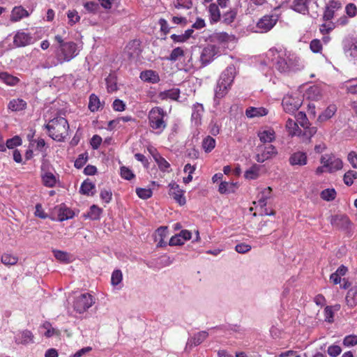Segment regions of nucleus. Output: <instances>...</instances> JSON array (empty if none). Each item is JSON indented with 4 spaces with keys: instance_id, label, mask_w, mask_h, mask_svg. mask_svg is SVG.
Masks as SVG:
<instances>
[{
    "instance_id": "obj_64",
    "label": "nucleus",
    "mask_w": 357,
    "mask_h": 357,
    "mask_svg": "<svg viewBox=\"0 0 357 357\" xmlns=\"http://www.w3.org/2000/svg\"><path fill=\"white\" fill-rule=\"evenodd\" d=\"M348 93L357 94V81H349L346 85Z\"/></svg>"
},
{
    "instance_id": "obj_33",
    "label": "nucleus",
    "mask_w": 357,
    "mask_h": 357,
    "mask_svg": "<svg viewBox=\"0 0 357 357\" xmlns=\"http://www.w3.org/2000/svg\"><path fill=\"white\" fill-rule=\"evenodd\" d=\"M95 188L94 184H93L89 179L85 180L81 185L79 192L86 195H93L94 192L93 191Z\"/></svg>"
},
{
    "instance_id": "obj_6",
    "label": "nucleus",
    "mask_w": 357,
    "mask_h": 357,
    "mask_svg": "<svg viewBox=\"0 0 357 357\" xmlns=\"http://www.w3.org/2000/svg\"><path fill=\"white\" fill-rule=\"evenodd\" d=\"M282 105L285 112L293 114L300 108L302 100L299 97L287 95L283 98Z\"/></svg>"
},
{
    "instance_id": "obj_62",
    "label": "nucleus",
    "mask_w": 357,
    "mask_h": 357,
    "mask_svg": "<svg viewBox=\"0 0 357 357\" xmlns=\"http://www.w3.org/2000/svg\"><path fill=\"white\" fill-rule=\"evenodd\" d=\"M343 344L346 347H351L357 344V336L356 335H348L346 336L343 340Z\"/></svg>"
},
{
    "instance_id": "obj_57",
    "label": "nucleus",
    "mask_w": 357,
    "mask_h": 357,
    "mask_svg": "<svg viewBox=\"0 0 357 357\" xmlns=\"http://www.w3.org/2000/svg\"><path fill=\"white\" fill-rule=\"evenodd\" d=\"M122 280V273L121 271L116 270L112 273L111 278V283L112 285L115 286L119 284Z\"/></svg>"
},
{
    "instance_id": "obj_38",
    "label": "nucleus",
    "mask_w": 357,
    "mask_h": 357,
    "mask_svg": "<svg viewBox=\"0 0 357 357\" xmlns=\"http://www.w3.org/2000/svg\"><path fill=\"white\" fill-rule=\"evenodd\" d=\"M336 112L335 105H330L327 109L319 116L318 120L319 121H324L331 118Z\"/></svg>"
},
{
    "instance_id": "obj_11",
    "label": "nucleus",
    "mask_w": 357,
    "mask_h": 357,
    "mask_svg": "<svg viewBox=\"0 0 357 357\" xmlns=\"http://www.w3.org/2000/svg\"><path fill=\"white\" fill-rule=\"evenodd\" d=\"M169 186L170 188L169 195L180 205H184L185 204V198L183 195V190L176 183H169Z\"/></svg>"
},
{
    "instance_id": "obj_32",
    "label": "nucleus",
    "mask_w": 357,
    "mask_h": 357,
    "mask_svg": "<svg viewBox=\"0 0 357 357\" xmlns=\"http://www.w3.org/2000/svg\"><path fill=\"white\" fill-rule=\"evenodd\" d=\"M211 41L214 43H218L220 44H225L227 42L233 40L234 37L232 36H229L227 33H216L215 36H212L211 37Z\"/></svg>"
},
{
    "instance_id": "obj_22",
    "label": "nucleus",
    "mask_w": 357,
    "mask_h": 357,
    "mask_svg": "<svg viewBox=\"0 0 357 357\" xmlns=\"http://www.w3.org/2000/svg\"><path fill=\"white\" fill-rule=\"evenodd\" d=\"M180 95V89H172L162 91L159 93L158 97L161 100L171 99L173 100H178Z\"/></svg>"
},
{
    "instance_id": "obj_45",
    "label": "nucleus",
    "mask_w": 357,
    "mask_h": 357,
    "mask_svg": "<svg viewBox=\"0 0 357 357\" xmlns=\"http://www.w3.org/2000/svg\"><path fill=\"white\" fill-rule=\"evenodd\" d=\"M286 128L291 136L297 135L299 128L298 124L291 119H288L286 122Z\"/></svg>"
},
{
    "instance_id": "obj_2",
    "label": "nucleus",
    "mask_w": 357,
    "mask_h": 357,
    "mask_svg": "<svg viewBox=\"0 0 357 357\" xmlns=\"http://www.w3.org/2000/svg\"><path fill=\"white\" fill-rule=\"evenodd\" d=\"M166 112L160 107L152 108L149 112V123L151 128L162 131L167 127V123L164 121Z\"/></svg>"
},
{
    "instance_id": "obj_12",
    "label": "nucleus",
    "mask_w": 357,
    "mask_h": 357,
    "mask_svg": "<svg viewBox=\"0 0 357 357\" xmlns=\"http://www.w3.org/2000/svg\"><path fill=\"white\" fill-rule=\"evenodd\" d=\"M331 224L335 227L342 229H346L350 225L348 217L343 214H337L332 215L330 220Z\"/></svg>"
},
{
    "instance_id": "obj_26",
    "label": "nucleus",
    "mask_w": 357,
    "mask_h": 357,
    "mask_svg": "<svg viewBox=\"0 0 357 357\" xmlns=\"http://www.w3.org/2000/svg\"><path fill=\"white\" fill-rule=\"evenodd\" d=\"M258 137L262 144L271 143L275 139V132L273 130H263L258 133Z\"/></svg>"
},
{
    "instance_id": "obj_13",
    "label": "nucleus",
    "mask_w": 357,
    "mask_h": 357,
    "mask_svg": "<svg viewBox=\"0 0 357 357\" xmlns=\"http://www.w3.org/2000/svg\"><path fill=\"white\" fill-rule=\"evenodd\" d=\"M236 73L235 66L234 65H229L222 72L219 81H220L222 84L225 83L226 85L231 86L234 79Z\"/></svg>"
},
{
    "instance_id": "obj_23",
    "label": "nucleus",
    "mask_w": 357,
    "mask_h": 357,
    "mask_svg": "<svg viewBox=\"0 0 357 357\" xmlns=\"http://www.w3.org/2000/svg\"><path fill=\"white\" fill-rule=\"evenodd\" d=\"M29 16V13L22 6L15 7L10 15V20L12 22H17L22 19L24 17Z\"/></svg>"
},
{
    "instance_id": "obj_14",
    "label": "nucleus",
    "mask_w": 357,
    "mask_h": 357,
    "mask_svg": "<svg viewBox=\"0 0 357 357\" xmlns=\"http://www.w3.org/2000/svg\"><path fill=\"white\" fill-rule=\"evenodd\" d=\"M208 336L206 331H200L195 333L192 337L188 340L185 349H191L192 347L199 345L202 344Z\"/></svg>"
},
{
    "instance_id": "obj_54",
    "label": "nucleus",
    "mask_w": 357,
    "mask_h": 357,
    "mask_svg": "<svg viewBox=\"0 0 357 357\" xmlns=\"http://www.w3.org/2000/svg\"><path fill=\"white\" fill-rule=\"evenodd\" d=\"M309 98L318 99L321 96V90L317 86H311L307 91Z\"/></svg>"
},
{
    "instance_id": "obj_25",
    "label": "nucleus",
    "mask_w": 357,
    "mask_h": 357,
    "mask_svg": "<svg viewBox=\"0 0 357 357\" xmlns=\"http://www.w3.org/2000/svg\"><path fill=\"white\" fill-rule=\"evenodd\" d=\"M268 114V110L264 107H249L245 111L248 118L263 116Z\"/></svg>"
},
{
    "instance_id": "obj_41",
    "label": "nucleus",
    "mask_w": 357,
    "mask_h": 357,
    "mask_svg": "<svg viewBox=\"0 0 357 357\" xmlns=\"http://www.w3.org/2000/svg\"><path fill=\"white\" fill-rule=\"evenodd\" d=\"M107 91L114 92L117 90L116 77L114 74H109L105 79Z\"/></svg>"
},
{
    "instance_id": "obj_17",
    "label": "nucleus",
    "mask_w": 357,
    "mask_h": 357,
    "mask_svg": "<svg viewBox=\"0 0 357 357\" xmlns=\"http://www.w3.org/2000/svg\"><path fill=\"white\" fill-rule=\"evenodd\" d=\"M307 158L305 152L296 151L291 155L289 162L291 165L303 166L307 164Z\"/></svg>"
},
{
    "instance_id": "obj_42",
    "label": "nucleus",
    "mask_w": 357,
    "mask_h": 357,
    "mask_svg": "<svg viewBox=\"0 0 357 357\" xmlns=\"http://www.w3.org/2000/svg\"><path fill=\"white\" fill-rule=\"evenodd\" d=\"M272 189L271 187H268L264 188L259 194V203L261 206H264L266 205V201L268 199L271 197Z\"/></svg>"
},
{
    "instance_id": "obj_56",
    "label": "nucleus",
    "mask_w": 357,
    "mask_h": 357,
    "mask_svg": "<svg viewBox=\"0 0 357 357\" xmlns=\"http://www.w3.org/2000/svg\"><path fill=\"white\" fill-rule=\"evenodd\" d=\"M22 140L20 137L15 136L13 138L8 139L6 141V146L8 149H13L15 146L20 145Z\"/></svg>"
},
{
    "instance_id": "obj_55",
    "label": "nucleus",
    "mask_w": 357,
    "mask_h": 357,
    "mask_svg": "<svg viewBox=\"0 0 357 357\" xmlns=\"http://www.w3.org/2000/svg\"><path fill=\"white\" fill-rule=\"evenodd\" d=\"M87 153L80 154L75 161V167L77 169L82 168L87 162Z\"/></svg>"
},
{
    "instance_id": "obj_24",
    "label": "nucleus",
    "mask_w": 357,
    "mask_h": 357,
    "mask_svg": "<svg viewBox=\"0 0 357 357\" xmlns=\"http://www.w3.org/2000/svg\"><path fill=\"white\" fill-rule=\"evenodd\" d=\"M168 231L167 227H160L156 230L155 234V240L158 241V246L162 247L166 245L165 238L167 237Z\"/></svg>"
},
{
    "instance_id": "obj_37",
    "label": "nucleus",
    "mask_w": 357,
    "mask_h": 357,
    "mask_svg": "<svg viewBox=\"0 0 357 357\" xmlns=\"http://www.w3.org/2000/svg\"><path fill=\"white\" fill-rule=\"evenodd\" d=\"M260 166L253 165L250 169L245 171V177L248 179H256L259 176Z\"/></svg>"
},
{
    "instance_id": "obj_20",
    "label": "nucleus",
    "mask_w": 357,
    "mask_h": 357,
    "mask_svg": "<svg viewBox=\"0 0 357 357\" xmlns=\"http://www.w3.org/2000/svg\"><path fill=\"white\" fill-rule=\"evenodd\" d=\"M304 130L302 132L299 130L297 135L299 136L303 142L307 143L310 141V139L314 136L317 129L316 127H312L308 126L307 128H303Z\"/></svg>"
},
{
    "instance_id": "obj_31",
    "label": "nucleus",
    "mask_w": 357,
    "mask_h": 357,
    "mask_svg": "<svg viewBox=\"0 0 357 357\" xmlns=\"http://www.w3.org/2000/svg\"><path fill=\"white\" fill-rule=\"evenodd\" d=\"M140 78L144 82L156 83L159 81L158 75L153 70H145L141 73Z\"/></svg>"
},
{
    "instance_id": "obj_40",
    "label": "nucleus",
    "mask_w": 357,
    "mask_h": 357,
    "mask_svg": "<svg viewBox=\"0 0 357 357\" xmlns=\"http://www.w3.org/2000/svg\"><path fill=\"white\" fill-rule=\"evenodd\" d=\"M208 12L213 21L218 22L220 20V12L218 8V5L213 3H211L208 6Z\"/></svg>"
},
{
    "instance_id": "obj_18",
    "label": "nucleus",
    "mask_w": 357,
    "mask_h": 357,
    "mask_svg": "<svg viewBox=\"0 0 357 357\" xmlns=\"http://www.w3.org/2000/svg\"><path fill=\"white\" fill-rule=\"evenodd\" d=\"M310 0H294L291 5V8L299 13L303 15L308 13V4Z\"/></svg>"
},
{
    "instance_id": "obj_19",
    "label": "nucleus",
    "mask_w": 357,
    "mask_h": 357,
    "mask_svg": "<svg viewBox=\"0 0 357 357\" xmlns=\"http://www.w3.org/2000/svg\"><path fill=\"white\" fill-rule=\"evenodd\" d=\"M33 338L32 333L28 330H24L15 336V342L17 344H26L33 342Z\"/></svg>"
},
{
    "instance_id": "obj_9",
    "label": "nucleus",
    "mask_w": 357,
    "mask_h": 357,
    "mask_svg": "<svg viewBox=\"0 0 357 357\" xmlns=\"http://www.w3.org/2000/svg\"><path fill=\"white\" fill-rule=\"evenodd\" d=\"M220 54L219 48L215 45H208L204 48L201 54V61L206 65L213 61Z\"/></svg>"
},
{
    "instance_id": "obj_58",
    "label": "nucleus",
    "mask_w": 357,
    "mask_h": 357,
    "mask_svg": "<svg viewBox=\"0 0 357 357\" xmlns=\"http://www.w3.org/2000/svg\"><path fill=\"white\" fill-rule=\"evenodd\" d=\"M192 2L188 0H176L174 3V6L177 9L180 8H190L192 7Z\"/></svg>"
},
{
    "instance_id": "obj_47",
    "label": "nucleus",
    "mask_w": 357,
    "mask_h": 357,
    "mask_svg": "<svg viewBox=\"0 0 357 357\" xmlns=\"http://www.w3.org/2000/svg\"><path fill=\"white\" fill-rule=\"evenodd\" d=\"M1 262L5 265H15L17 262V257L10 254H3L1 256Z\"/></svg>"
},
{
    "instance_id": "obj_51",
    "label": "nucleus",
    "mask_w": 357,
    "mask_h": 357,
    "mask_svg": "<svg viewBox=\"0 0 357 357\" xmlns=\"http://www.w3.org/2000/svg\"><path fill=\"white\" fill-rule=\"evenodd\" d=\"M336 192L334 189H326L321 193V197L326 201H332L335 198Z\"/></svg>"
},
{
    "instance_id": "obj_1",
    "label": "nucleus",
    "mask_w": 357,
    "mask_h": 357,
    "mask_svg": "<svg viewBox=\"0 0 357 357\" xmlns=\"http://www.w3.org/2000/svg\"><path fill=\"white\" fill-rule=\"evenodd\" d=\"M49 135L58 142L63 141L68 134L69 125L63 117H56L52 119L46 126Z\"/></svg>"
},
{
    "instance_id": "obj_48",
    "label": "nucleus",
    "mask_w": 357,
    "mask_h": 357,
    "mask_svg": "<svg viewBox=\"0 0 357 357\" xmlns=\"http://www.w3.org/2000/svg\"><path fill=\"white\" fill-rule=\"evenodd\" d=\"M357 176V172L353 170H349L344 175V183L349 186L351 185L354 183V179Z\"/></svg>"
},
{
    "instance_id": "obj_61",
    "label": "nucleus",
    "mask_w": 357,
    "mask_h": 357,
    "mask_svg": "<svg viewBox=\"0 0 357 357\" xmlns=\"http://www.w3.org/2000/svg\"><path fill=\"white\" fill-rule=\"evenodd\" d=\"M68 18L70 25H73L79 20L80 17L76 10H69L68 12Z\"/></svg>"
},
{
    "instance_id": "obj_15",
    "label": "nucleus",
    "mask_w": 357,
    "mask_h": 357,
    "mask_svg": "<svg viewBox=\"0 0 357 357\" xmlns=\"http://www.w3.org/2000/svg\"><path fill=\"white\" fill-rule=\"evenodd\" d=\"M13 43L16 47H24L32 43V37L29 33L18 31L14 36Z\"/></svg>"
},
{
    "instance_id": "obj_3",
    "label": "nucleus",
    "mask_w": 357,
    "mask_h": 357,
    "mask_svg": "<svg viewBox=\"0 0 357 357\" xmlns=\"http://www.w3.org/2000/svg\"><path fill=\"white\" fill-rule=\"evenodd\" d=\"M77 44L74 42H68L59 45L56 52V59L59 63L69 61L77 54Z\"/></svg>"
},
{
    "instance_id": "obj_4",
    "label": "nucleus",
    "mask_w": 357,
    "mask_h": 357,
    "mask_svg": "<svg viewBox=\"0 0 357 357\" xmlns=\"http://www.w3.org/2000/svg\"><path fill=\"white\" fill-rule=\"evenodd\" d=\"M255 159L258 162H264L267 160L275 156L278 151L274 146L272 144H260L256 148Z\"/></svg>"
},
{
    "instance_id": "obj_39",
    "label": "nucleus",
    "mask_w": 357,
    "mask_h": 357,
    "mask_svg": "<svg viewBox=\"0 0 357 357\" xmlns=\"http://www.w3.org/2000/svg\"><path fill=\"white\" fill-rule=\"evenodd\" d=\"M153 158L161 171H169L168 169L170 167V165L164 158L158 153L154 155Z\"/></svg>"
},
{
    "instance_id": "obj_30",
    "label": "nucleus",
    "mask_w": 357,
    "mask_h": 357,
    "mask_svg": "<svg viewBox=\"0 0 357 357\" xmlns=\"http://www.w3.org/2000/svg\"><path fill=\"white\" fill-rule=\"evenodd\" d=\"M204 112V107L200 103H196L193 105L192 119L195 122V124L200 123L202 115Z\"/></svg>"
},
{
    "instance_id": "obj_5",
    "label": "nucleus",
    "mask_w": 357,
    "mask_h": 357,
    "mask_svg": "<svg viewBox=\"0 0 357 357\" xmlns=\"http://www.w3.org/2000/svg\"><path fill=\"white\" fill-rule=\"evenodd\" d=\"M94 303L93 296L89 294H83L77 297L74 301V309L79 313L86 311Z\"/></svg>"
},
{
    "instance_id": "obj_8",
    "label": "nucleus",
    "mask_w": 357,
    "mask_h": 357,
    "mask_svg": "<svg viewBox=\"0 0 357 357\" xmlns=\"http://www.w3.org/2000/svg\"><path fill=\"white\" fill-rule=\"evenodd\" d=\"M323 167L327 168L329 172H336L342 167V162L335 156L325 155L321 158Z\"/></svg>"
},
{
    "instance_id": "obj_28",
    "label": "nucleus",
    "mask_w": 357,
    "mask_h": 357,
    "mask_svg": "<svg viewBox=\"0 0 357 357\" xmlns=\"http://www.w3.org/2000/svg\"><path fill=\"white\" fill-rule=\"evenodd\" d=\"M8 107L13 112L22 111L26 108V102L22 99H14L9 102Z\"/></svg>"
},
{
    "instance_id": "obj_59",
    "label": "nucleus",
    "mask_w": 357,
    "mask_h": 357,
    "mask_svg": "<svg viewBox=\"0 0 357 357\" xmlns=\"http://www.w3.org/2000/svg\"><path fill=\"white\" fill-rule=\"evenodd\" d=\"M310 47L313 52L318 53L322 50V45L319 40L314 39L310 42Z\"/></svg>"
},
{
    "instance_id": "obj_50",
    "label": "nucleus",
    "mask_w": 357,
    "mask_h": 357,
    "mask_svg": "<svg viewBox=\"0 0 357 357\" xmlns=\"http://www.w3.org/2000/svg\"><path fill=\"white\" fill-rule=\"evenodd\" d=\"M296 117L297 121L299 123L301 126H302L303 128H307L308 126H310V123L308 119L307 118L305 112H299L296 114Z\"/></svg>"
},
{
    "instance_id": "obj_43",
    "label": "nucleus",
    "mask_w": 357,
    "mask_h": 357,
    "mask_svg": "<svg viewBox=\"0 0 357 357\" xmlns=\"http://www.w3.org/2000/svg\"><path fill=\"white\" fill-rule=\"evenodd\" d=\"M215 146V140L211 136L203 139L202 147L206 153L211 152Z\"/></svg>"
},
{
    "instance_id": "obj_63",
    "label": "nucleus",
    "mask_w": 357,
    "mask_h": 357,
    "mask_svg": "<svg viewBox=\"0 0 357 357\" xmlns=\"http://www.w3.org/2000/svg\"><path fill=\"white\" fill-rule=\"evenodd\" d=\"M328 354L332 357H337L342 352V349L338 345H331L328 348Z\"/></svg>"
},
{
    "instance_id": "obj_27",
    "label": "nucleus",
    "mask_w": 357,
    "mask_h": 357,
    "mask_svg": "<svg viewBox=\"0 0 357 357\" xmlns=\"http://www.w3.org/2000/svg\"><path fill=\"white\" fill-rule=\"evenodd\" d=\"M42 181L45 186L48 188H53L56 183V178L55 176L51 172H45L41 174Z\"/></svg>"
},
{
    "instance_id": "obj_34",
    "label": "nucleus",
    "mask_w": 357,
    "mask_h": 357,
    "mask_svg": "<svg viewBox=\"0 0 357 357\" xmlns=\"http://www.w3.org/2000/svg\"><path fill=\"white\" fill-rule=\"evenodd\" d=\"M0 79L10 86H15L20 81L17 77L13 76L6 72L0 73Z\"/></svg>"
},
{
    "instance_id": "obj_7",
    "label": "nucleus",
    "mask_w": 357,
    "mask_h": 357,
    "mask_svg": "<svg viewBox=\"0 0 357 357\" xmlns=\"http://www.w3.org/2000/svg\"><path fill=\"white\" fill-rule=\"evenodd\" d=\"M278 20L277 15H264L257 24V28L261 33H266L270 31Z\"/></svg>"
},
{
    "instance_id": "obj_21",
    "label": "nucleus",
    "mask_w": 357,
    "mask_h": 357,
    "mask_svg": "<svg viewBox=\"0 0 357 357\" xmlns=\"http://www.w3.org/2000/svg\"><path fill=\"white\" fill-rule=\"evenodd\" d=\"M126 49L130 57H135L136 56H138L141 52L140 41L138 40H134L130 41L126 45Z\"/></svg>"
},
{
    "instance_id": "obj_10",
    "label": "nucleus",
    "mask_w": 357,
    "mask_h": 357,
    "mask_svg": "<svg viewBox=\"0 0 357 357\" xmlns=\"http://www.w3.org/2000/svg\"><path fill=\"white\" fill-rule=\"evenodd\" d=\"M342 9V4L337 1L331 0L326 5L323 15V20L329 21L332 20L337 13Z\"/></svg>"
},
{
    "instance_id": "obj_60",
    "label": "nucleus",
    "mask_w": 357,
    "mask_h": 357,
    "mask_svg": "<svg viewBox=\"0 0 357 357\" xmlns=\"http://www.w3.org/2000/svg\"><path fill=\"white\" fill-rule=\"evenodd\" d=\"M121 176L126 180H130L135 177V174L132 172L124 166L121 167Z\"/></svg>"
},
{
    "instance_id": "obj_53",
    "label": "nucleus",
    "mask_w": 357,
    "mask_h": 357,
    "mask_svg": "<svg viewBox=\"0 0 357 357\" xmlns=\"http://www.w3.org/2000/svg\"><path fill=\"white\" fill-rule=\"evenodd\" d=\"M102 213V209L96 205H92L90 208L89 216L91 220H98Z\"/></svg>"
},
{
    "instance_id": "obj_36",
    "label": "nucleus",
    "mask_w": 357,
    "mask_h": 357,
    "mask_svg": "<svg viewBox=\"0 0 357 357\" xmlns=\"http://www.w3.org/2000/svg\"><path fill=\"white\" fill-rule=\"evenodd\" d=\"M346 301L351 307L356 305L357 303V287H352L348 291Z\"/></svg>"
},
{
    "instance_id": "obj_49",
    "label": "nucleus",
    "mask_w": 357,
    "mask_h": 357,
    "mask_svg": "<svg viewBox=\"0 0 357 357\" xmlns=\"http://www.w3.org/2000/svg\"><path fill=\"white\" fill-rule=\"evenodd\" d=\"M136 193L139 198L146 199L152 196L153 192L150 188H138L136 189Z\"/></svg>"
},
{
    "instance_id": "obj_29",
    "label": "nucleus",
    "mask_w": 357,
    "mask_h": 357,
    "mask_svg": "<svg viewBox=\"0 0 357 357\" xmlns=\"http://www.w3.org/2000/svg\"><path fill=\"white\" fill-rule=\"evenodd\" d=\"M236 188V183L222 181L219 185L218 191L221 194L233 193Z\"/></svg>"
},
{
    "instance_id": "obj_52",
    "label": "nucleus",
    "mask_w": 357,
    "mask_h": 357,
    "mask_svg": "<svg viewBox=\"0 0 357 357\" xmlns=\"http://www.w3.org/2000/svg\"><path fill=\"white\" fill-rule=\"evenodd\" d=\"M53 252L54 257L59 261L62 262H68L70 261V256L68 252L61 250H54Z\"/></svg>"
},
{
    "instance_id": "obj_44",
    "label": "nucleus",
    "mask_w": 357,
    "mask_h": 357,
    "mask_svg": "<svg viewBox=\"0 0 357 357\" xmlns=\"http://www.w3.org/2000/svg\"><path fill=\"white\" fill-rule=\"evenodd\" d=\"M184 56V50L181 47H176L174 48L169 56L167 57L168 61L175 62L177 60L180 59L182 56Z\"/></svg>"
},
{
    "instance_id": "obj_35",
    "label": "nucleus",
    "mask_w": 357,
    "mask_h": 357,
    "mask_svg": "<svg viewBox=\"0 0 357 357\" xmlns=\"http://www.w3.org/2000/svg\"><path fill=\"white\" fill-rule=\"evenodd\" d=\"M229 87V85H226L225 83L222 84L221 82L218 80L215 89V97L216 98H222L227 93Z\"/></svg>"
},
{
    "instance_id": "obj_46",
    "label": "nucleus",
    "mask_w": 357,
    "mask_h": 357,
    "mask_svg": "<svg viewBox=\"0 0 357 357\" xmlns=\"http://www.w3.org/2000/svg\"><path fill=\"white\" fill-rule=\"evenodd\" d=\"M100 104V100L98 96L94 94H91L89 97V109L91 112H96L99 109Z\"/></svg>"
},
{
    "instance_id": "obj_16",
    "label": "nucleus",
    "mask_w": 357,
    "mask_h": 357,
    "mask_svg": "<svg viewBox=\"0 0 357 357\" xmlns=\"http://www.w3.org/2000/svg\"><path fill=\"white\" fill-rule=\"evenodd\" d=\"M273 63L275 66V68L280 72H287L291 69H293V65L291 59H289L287 61L282 56H278V57L273 58Z\"/></svg>"
}]
</instances>
